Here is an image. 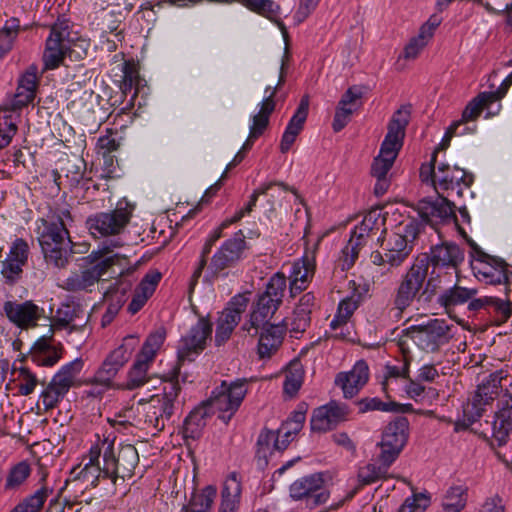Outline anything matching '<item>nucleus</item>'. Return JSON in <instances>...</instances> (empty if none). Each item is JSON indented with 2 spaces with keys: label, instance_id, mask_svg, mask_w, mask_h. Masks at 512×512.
<instances>
[{
  "label": "nucleus",
  "instance_id": "nucleus-46",
  "mask_svg": "<svg viewBox=\"0 0 512 512\" xmlns=\"http://www.w3.org/2000/svg\"><path fill=\"white\" fill-rule=\"evenodd\" d=\"M32 473L31 465L28 461L23 460L12 465L7 473L4 488L6 491L20 489L28 480Z\"/></svg>",
  "mask_w": 512,
  "mask_h": 512
},
{
  "label": "nucleus",
  "instance_id": "nucleus-33",
  "mask_svg": "<svg viewBox=\"0 0 512 512\" xmlns=\"http://www.w3.org/2000/svg\"><path fill=\"white\" fill-rule=\"evenodd\" d=\"M181 365L176 364L162 375V381L165 383L162 395H155L162 403L171 405V409L175 411L176 402L181 391L180 379L183 383L187 381L186 375H181Z\"/></svg>",
  "mask_w": 512,
  "mask_h": 512
},
{
  "label": "nucleus",
  "instance_id": "nucleus-38",
  "mask_svg": "<svg viewBox=\"0 0 512 512\" xmlns=\"http://www.w3.org/2000/svg\"><path fill=\"white\" fill-rule=\"evenodd\" d=\"M455 277L457 275L452 271L440 270L434 267H432L431 271L428 270V277L426 278L422 294L425 297V303L431 302L441 289L449 287Z\"/></svg>",
  "mask_w": 512,
  "mask_h": 512
},
{
  "label": "nucleus",
  "instance_id": "nucleus-30",
  "mask_svg": "<svg viewBox=\"0 0 512 512\" xmlns=\"http://www.w3.org/2000/svg\"><path fill=\"white\" fill-rule=\"evenodd\" d=\"M369 379V367L363 360L356 362L352 370L339 373L335 383L343 390L345 398L354 397Z\"/></svg>",
  "mask_w": 512,
  "mask_h": 512
},
{
  "label": "nucleus",
  "instance_id": "nucleus-5",
  "mask_svg": "<svg viewBox=\"0 0 512 512\" xmlns=\"http://www.w3.org/2000/svg\"><path fill=\"white\" fill-rule=\"evenodd\" d=\"M103 467H100L98 462V485L100 482H107L105 487L106 494H113L115 492V484L118 479L119 467H123L124 471L131 472L138 462V453L134 446L126 445L122 447L115 456L113 443L105 441L103 443Z\"/></svg>",
  "mask_w": 512,
  "mask_h": 512
},
{
  "label": "nucleus",
  "instance_id": "nucleus-31",
  "mask_svg": "<svg viewBox=\"0 0 512 512\" xmlns=\"http://www.w3.org/2000/svg\"><path fill=\"white\" fill-rule=\"evenodd\" d=\"M174 411L171 405L162 403L157 397H151L143 407L144 425L146 429H152L153 435L162 431L172 418Z\"/></svg>",
  "mask_w": 512,
  "mask_h": 512
},
{
  "label": "nucleus",
  "instance_id": "nucleus-29",
  "mask_svg": "<svg viewBox=\"0 0 512 512\" xmlns=\"http://www.w3.org/2000/svg\"><path fill=\"white\" fill-rule=\"evenodd\" d=\"M309 103V96L304 95L282 135L279 147L281 153L285 154L291 149L298 135L303 130L308 117Z\"/></svg>",
  "mask_w": 512,
  "mask_h": 512
},
{
  "label": "nucleus",
  "instance_id": "nucleus-59",
  "mask_svg": "<svg viewBox=\"0 0 512 512\" xmlns=\"http://www.w3.org/2000/svg\"><path fill=\"white\" fill-rule=\"evenodd\" d=\"M429 28L420 29L417 36L413 37L404 48V58L413 60L418 57L423 48L430 41L429 32H426Z\"/></svg>",
  "mask_w": 512,
  "mask_h": 512
},
{
  "label": "nucleus",
  "instance_id": "nucleus-26",
  "mask_svg": "<svg viewBox=\"0 0 512 512\" xmlns=\"http://www.w3.org/2000/svg\"><path fill=\"white\" fill-rule=\"evenodd\" d=\"M501 407L495 413L492 422L491 445L501 447L505 445L512 430V395L505 393L500 400Z\"/></svg>",
  "mask_w": 512,
  "mask_h": 512
},
{
  "label": "nucleus",
  "instance_id": "nucleus-32",
  "mask_svg": "<svg viewBox=\"0 0 512 512\" xmlns=\"http://www.w3.org/2000/svg\"><path fill=\"white\" fill-rule=\"evenodd\" d=\"M280 306L263 293H259L252 305L249 323L243 325V330L250 332L251 328L258 329L261 325L267 324Z\"/></svg>",
  "mask_w": 512,
  "mask_h": 512
},
{
  "label": "nucleus",
  "instance_id": "nucleus-23",
  "mask_svg": "<svg viewBox=\"0 0 512 512\" xmlns=\"http://www.w3.org/2000/svg\"><path fill=\"white\" fill-rule=\"evenodd\" d=\"M88 321L84 309L74 302L62 303L52 318L49 332L69 329L70 332L77 331L84 327Z\"/></svg>",
  "mask_w": 512,
  "mask_h": 512
},
{
  "label": "nucleus",
  "instance_id": "nucleus-36",
  "mask_svg": "<svg viewBox=\"0 0 512 512\" xmlns=\"http://www.w3.org/2000/svg\"><path fill=\"white\" fill-rule=\"evenodd\" d=\"M260 334L258 353L261 358L270 357L282 344L285 328L283 325L265 324Z\"/></svg>",
  "mask_w": 512,
  "mask_h": 512
},
{
  "label": "nucleus",
  "instance_id": "nucleus-45",
  "mask_svg": "<svg viewBox=\"0 0 512 512\" xmlns=\"http://www.w3.org/2000/svg\"><path fill=\"white\" fill-rule=\"evenodd\" d=\"M485 406L475 396L463 404V419L455 422L454 430L456 432L467 430L473 423L477 422L485 411Z\"/></svg>",
  "mask_w": 512,
  "mask_h": 512
},
{
  "label": "nucleus",
  "instance_id": "nucleus-64",
  "mask_svg": "<svg viewBox=\"0 0 512 512\" xmlns=\"http://www.w3.org/2000/svg\"><path fill=\"white\" fill-rule=\"evenodd\" d=\"M40 76L38 74V68L35 65H30L19 77L18 84L21 87H25L28 90H34L37 92L39 86Z\"/></svg>",
  "mask_w": 512,
  "mask_h": 512
},
{
  "label": "nucleus",
  "instance_id": "nucleus-51",
  "mask_svg": "<svg viewBox=\"0 0 512 512\" xmlns=\"http://www.w3.org/2000/svg\"><path fill=\"white\" fill-rule=\"evenodd\" d=\"M248 10L257 13L271 21L278 22L280 6L273 0H235Z\"/></svg>",
  "mask_w": 512,
  "mask_h": 512
},
{
  "label": "nucleus",
  "instance_id": "nucleus-15",
  "mask_svg": "<svg viewBox=\"0 0 512 512\" xmlns=\"http://www.w3.org/2000/svg\"><path fill=\"white\" fill-rule=\"evenodd\" d=\"M80 364L72 362L63 366L52 378L49 385L41 392L39 402L45 412L54 409L62 401L73 385Z\"/></svg>",
  "mask_w": 512,
  "mask_h": 512
},
{
  "label": "nucleus",
  "instance_id": "nucleus-9",
  "mask_svg": "<svg viewBox=\"0 0 512 512\" xmlns=\"http://www.w3.org/2000/svg\"><path fill=\"white\" fill-rule=\"evenodd\" d=\"M451 327L442 319H431L424 325H413L408 336L425 352H435L449 342Z\"/></svg>",
  "mask_w": 512,
  "mask_h": 512
},
{
  "label": "nucleus",
  "instance_id": "nucleus-53",
  "mask_svg": "<svg viewBox=\"0 0 512 512\" xmlns=\"http://www.w3.org/2000/svg\"><path fill=\"white\" fill-rule=\"evenodd\" d=\"M276 433L273 430L263 429L256 442V459L260 467L268 464V455L275 450Z\"/></svg>",
  "mask_w": 512,
  "mask_h": 512
},
{
  "label": "nucleus",
  "instance_id": "nucleus-40",
  "mask_svg": "<svg viewBox=\"0 0 512 512\" xmlns=\"http://www.w3.org/2000/svg\"><path fill=\"white\" fill-rule=\"evenodd\" d=\"M208 402L192 410L185 418L183 434L185 438L199 439L210 417Z\"/></svg>",
  "mask_w": 512,
  "mask_h": 512
},
{
  "label": "nucleus",
  "instance_id": "nucleus-48",
  "mask_svg": "<svg viewBox=\"0 0 512 512\" xmlns=\"http://www.w3.org/2000/svg\"><path fill=\"white\" fill-rule=\"evenodd\" d=\"M272 94L273 92L263 99L259 112L252 117V125L250 127L252 137H260L269 124V117L276 106L275 101H272Z\"/></svg>",
  "mask_w": 512,
  "mask_h": 512
},
{
  "label": "nucleus",
  "instance_id": "nucleus-47",
  "mask_svg": "<svg viewBox=\"0 0 512 512\" xmlns=\"http://www.w3.org/2000/svg\"><path fill=\"white\" fill-rule=\"evenodd\" d=\"M468 488L465 485L451 486L444 496L442 507L444 512H461L467 503Z\"/></svg>",
  "mask_w": 512,
  "mask_h": 512
},
{
  "label": "nucleus",
  "instance_id": "nucleus-60",
  "mask_svg": "<svg viewBox=\"0 0 512 512\" xmlns=\"http://www.w3.org/2000/svg\"><path fill=\"white\" fill-rule=\"evenodd\" d=\"M358 307V301L354 298H345L339 303L337 315L331 321V328L336 329L341 324H346L347 320L352 316Z\"/></svg>",
  "mask_w": 512,
  "mask_h": 512
},
{
  "label": "nucleus",
  "instance_id": "nucleus-11",
  "mask_svg": "<svg viewBox=\"0 0 512 512\" xmlns=\"http://www.w3.org/2000/svg\"><path fill=\"white\" fill-rule=\"evenodd\" d=\"M473 181V174L466 170L440 163L437 166L433 186L438 195L445 194L447 197H453L455 194L461 198L464 189H469Z\"/></svg>",
  "mask_w": 512,
  "mask_h": 512
},
{
  "label": "nucleus",
  "instance_id": "nucleus-25",
  "mask_svg": "<svg viewBox=\"0 0 512 512\" xmlns=\"http://www.w3.org/2000/svg\"><path fill=\"white\" fill-rule=\"evenodd\" d=\"M53 334L48 332L41 336L30 348L29 357L38 366H54L61 358L62 345L54 339Z\"/></svg>",
  "mask_w": 512,
  "mask_h": 512
},
{
  "label": "nucleus",
  "instance_id": "nucleus-44",
  "mask_svg": "<svg viewBox=\"0 0 512 512\" xmlns=\"http://www.w3.org/2000/svg\"><path fill=\"white\" fill-rule=\"evenodd\" d=\"M411 115V106L403 105L394 112L388 124V132L386 138L403 141L405 130L409 124Z\"/></svg>",
  "mask_w": 512,
  "mask_h": 512
},
{
  "label": "nucleus",
  "instance_id": "nucleus-18",
  "mask_svg": "<svg viewBox=\"0 0 512 512\" xmlns=\"http://www.w3.org/2000/svg\"><path fill=\"white\" fill-rule=\"evenodd\" d=\"M248 392V380L245 378L234 381H222L215 388L208 404L218 411H231L236 413Z\"/></svg>",
  "mask_w": 512,
  "mask_h": 512
},
{
  "label": "nucleus",
  "instance_id": "nucleus-27",
  "mask_svg": "<svg viewBox=\"0 0 512 512\" xmlns=\"http://www.w3.org/2000/svg\"><path fill=\"white\" fill-rule=\"evenodd\" d=\"M132 209L128 202L119 201L115 210L98 216V232L102 235L119 234L128 224Z\"/></svg>",
  "mask_w": 512,
  "mask_h": 512
},
{
  "label": "nucleus",
  "instance_id": "nucleus-58",
  "mask_svg": "<svg viewBox=\"0 0 512 512\" xmlns=\"http://www.w3.org/2000/svg\"><path fill=\"white\" fill-rule=\"evenodd\" d=\"M303 381V371L299 362L290 363L285 375L283 389L289 396H294L300 389Z\"/></svg>",
  "mask_w": 512,
  "mask_h": 512
},
{
  "label": "nucleus",
  "instance_id": "nucleus-20",
  "mask_svg": "<svg viewBox=\"0 0 512 512\" xmlns=\"http://www.w3.org/2000/svg\"><path fill=\"white\" fill-rule=\"evenodd\" d=\"M417 257H426V270L434 267L448 270L458 274V267L464 261V251L455 243L445 242L432 246L429 253H422Z\"/></svg>",
  "mask_w": 512,
  "mask_h": 512
},
{
  "label": "nucleus",
  "instance_id": "nucleus-34",
  "mask_svg": "<svg viewBox=\"0 0 512 512\" xmlns=\"http://www.w3.org/2000/svg\"><path fill=\"white\" fill-rule=\"evenodd\" d=\"M106 135H101L98 137V150H104L103 152V165L102 170L103 174H101V178L103 179H112L116 176L115 172V157L111 155V152L115 151L119 147L118 141V131L105 128Z\"/></svg>",
  "mask_w": 512,
  "mask_h": 512
},
{
  "label": "nucleus",
  "instance_id": "nucleus-62",
  "mask_svg": "<svg viewBox=\"0 0 512 512\" xmlns=\"http://www.w3.org/2000/svg\"><path fill=\"white\" fill-rule=\"evenodd\" d=\"M429 497L423 493L413 494L401 505L398 512H423L429 505Z\"/></svg>",
  "mask_w": 512,
  "mask_h": 512
},
{
  "label": "nucleus",
  "instance_id": "nucleus-19",
  "mask_svg": "<svg viewBox=\"0 0 512 512\" xmlns=\"http://www.w3.org/2000/svg\"><path fill=\"white\" fill-rule=\"evenodd\" d=\"M455 209L456 204L445 194L438 195L436 200L422 199L417 203L420 218L432 226L451 222L458 225Z\"/></svg>",
  "mask_w": 512,
  "mask_h": 512
},
{
  "label": "nucleus",
  "instance_id": "nucleus-2",
  "mask_svg": "<svg viewBox=\"0 0 512 512\" xmlns=\"http://www.w3.org/2000/svg\"><path fill=\"white\" fill-rule=\"evenodd\" d=\"M90 47V40L83 38L73 25L66 20H58L50 29L43 53L46 70L58 68L66 57L71 60L83 59Z\"/></svg>",
  "mask_w": 512,
  "mask_h": 512
},
{
  "label": "nucleus",
  "instance_id": "nucleus-63",
  "mask_svg": "<svg viewBox=\"0 0 512 512\" xmlns=\"http://www.w3.org/2000/svg\"><path fill=\"white\" fill-rule=\"evenodd\" d=\"M359 413H367L370 411H383V412H389L390 411V402H384L378 397H366L362 398L359 401L356 402Z\"/></svg>",
  "mask_w": 512,
  "mask_h": 512
},
{
  "label": "nucleus",
  "instance_id": "nucleus-41",
  "mask_svg": "<svg viewBox=\"0 0 512 512\" xmlns=\"http://www.w3.org/2000/svg\"><path fill=\"white\" fill-rule=\"evenodd\" d=\"M242 486L235 472L225 480L219 512H235L239 508Z\"/></svg>",
  "mask_w": 512,
  "mask_h": 512
},
{
  "label": "nucleus",
  "instance_id": "nucleus-6",
  "mask_svg": "<svg viewBox=\"0 0 512 512\" xmlns=\"http://www.w3.org/2000/svg\"><path fill=\"white\" fill-rule=\"evenodd\" d=\"M249 250L246 237L242 230L226 239L212 255L208 271L212 276H227L228 270L233 269L242 262Z\"/></svg>",
  "mask_w": 512,
  "mask_h": 512
},
{
  "label": "nucleus",
  "instance_id": "nucleus-3",
  "mask_svg": "<svg viewBox=\"0 0 512 512\" xmlns=\"http://www.w3.org/2000/svg\"><path fill=\"white\" fill-rule=\"evenodd\" d=\"M106 245H101L98 249V283L101 282V289H104L103 304L106 305V311L101 319V326H108L119 313L127 299V292L131 289V283L128 281L116 280L113 284L104 287L107 279L103 276L109 273V277L120 276L124 271L126 259L118 254L106 256L109 253Z\"/></svg>",
  "mask_w": 512,
  "mask_h": 512
},
{
  "label": "nucleus",
  "instance_id": "nucleus-13",
  "mask_svg": "<svg viewBox=\"0 0 512 512\" xmlns=\"http://www.w3.org/2000/svg\"><path fill=\"white\" fill-rule=\"evenodd\" d=\"M418 234V225L411 222L404 227L403 234L393 233L388 239L381 241V247L386 251V262L390 267H399L407 260Z\"/></svg>",
  "mask_w": 512,
  "mask_h": 512
},
{
  "label": "nucleus",
  "instance_id": "nucleus-52",
  "mask_svg": "<svg viewBox=\"0 0 512 512\" xmlns=\"http://www.w3.org/2000/svg\"><path fill=\"white\" fill-rule=\"evenodd\" d=\"M36 97L34 90H28L17 84L16 92L8 98L0 108L1 112H16L33 103Z\"/></svg>",
  "mask_w": 512,
  "mask_h": 512
},
{
  "label": "nucleus",
  "instance_id": "nucleus-50",
  "mask_svg": "<svg viewBox=\"0 0 512 512\" xmlns=\"http://www.w3.org/2000/svg\"><path fill=\"white\" fill-rule=\"evenodd\" d=\"M153 361L142 359L137 355L134 364L128 372L127 382L125 387L129 390L137 389L143 386L148 381V370Z\"/></svg>",
  "mask_w": 512,
  "mask_h": 512
},
{
  "label": "nucleus",
  "instance_id": "nucleus-21",
  "mask_svg": "<svg viewBox=\"0 0 512 512\" xmlns=\"http://www.w3.org/2000/svg\"><path fill=\"white\" fill-rule=\"evenodd\" d=\"M78 266L80 271L72 272L60 285L61 288L72 292L91 290L96 282V251L80 258Z\"/></svg>",
  "mask_w": 512,
  "mask_h": 512
},
{
  "label": "nucleus",
  "instance_id": "nucleus-39",
  "mask_svg": "<svg viewBox=\"0 0 512 512\" xmlns=\"http://www.w3.org/2000/svg\"><path fill=\"white\" fill-rule=\"evenodd\" d=\"M47 472H43L39 480L41 487L33 494L25 497L10 512H39L53 489L46 485Z\"/></svg>",
  "mask_w": 512,
  "mask_h": 512
},
{
  "label": "nucleus",
  "instance_id": "nucleus-43",
  "mask_svg": "<svg viewBox=\"0 0 512 512\" xmlns=\"http://www.w3.org/2000/svg\"><path fill=\"white\" fill-rule=\"evenodd\" d=\"M216 495V487L208 485L200 493L194 492L189 502L182 507L181 512H211Z\"/></svg>",
  "mask_w": 512,
  "mask_h": 512
},
{
  "label": "nucleus",
  "instance_id": "nucleus-54",
  "mask_svg": "<svg viewBox=\"0 0 512 512\" xmlns=\"http://www.w3.org/2000/svg\"><path fill=\"white\" fill-rule=\"evenodd\" d=\"M0 115V149L10 145L17 134L20 116L13 112H2Z\"/></svg>",
  "mask_w": 512,
  "mask_h": 512
},
{
  "label": "nucleus",
  "instance_id": "nucleus-16",
  "mask_svg": "<svg viewBox=\"0 0 512 512\" xmlns=\"http://www.w3.org/2000/svg\"><path fill=\"white\" fill-rule=\"evenodd\" d=\"M249 299L244 294L232 297L227 306L219 313L216 320L215 345L222 346L231 337L245 312Z\"/></svg>",
  "mask_w": 512,
  "mask_h": 512
},
{
  "label": "nucleus",
  "instance_id": "nucleus-22",
  "mask_svg": "<svg viewBox=\"0 0 512 512\" xmlns=\"http://www.w3.org/2000/svg\"><path fill=\"white\" fill-rule=\"evenodd\" d=\"M3 311L11 323L22 329L35 327L44 313V309L32 301H6Z\"/></svg>",
  "mask_w": 512,
  "mask_h": 512
},
{
  "label": "nucleus",
  "instance_id": "nucleus-35",
  "mask_svg": "<svg viewBox=\"0 0 512 512\" xmlns=\"http://www.w3.org/2000/svg\"><path fill=\"white\" fill-rule=\"evenodd\" d=\"M380 464L376 465L373 463L366 464L363 467H360L358 470V482L359 486L354 490L349 492L344 500H342L339 504L332 506V509L339 508L345 501L351 500L354 495L357 493L358 489L365 485H370L378 480L385 479L388 474V469L392 464H386L384 461H379Z\"/></svg>",
  "mask_w": 512,
  "mask_h": 512
},
{
  "label": "nucleus",
  "instance_id": "nucleus-8",
  "mask_svg": "<svg viewBox=\"0 0 512 512\" xmlns=\"http://www.w3.org/2000/svg\"><path fill=\"white\" fill-rule=\"evenodd\" d=\"M409 437V420L404 416H398L383 430L380 447L379 461L393 464L405 447Z\"/></svg>",
  "mask_w": 512,
  "mask_h": 512
},
{
  "label": "nucleus",
  "instance_id": "nucleus-42",
  "mask_svg": "<svg viewBox=\"0 0 512 512\" xmlns=\"http://www.w3.org/2000/svg\"><path fill=\"white\" fill-rule=\"evenodd\" d=\"M505 378L506 375L502 370L491 373L478 385L474 396L484 405H490L499 395L502 388L501 382Z\"/></svg>",
  "mask_w": 512,
  "mask_h": 512
},
{
  "label": "nucleus",
  "instance_id": "nucleus-12",
  "mask_svg": "<svg viewBox=\"0 0 512 512\" xmlns=\"http://www.w3.org/2000/svg\"><path fill=\"white\" fill-rule=\"evenodd\" d=\"M502 97V91H484L470 100L462 112L461 119L454 121L446 130L441 145L448 146L451 138L456 134V131L463 124L475 121L484 109L488 110L489 115L497 114L500 109V104H497V109L495 111H491V107L494 103L499 102Z\"/></svg>",
  "mask_w": 512,
  "mask_h": 512
},
{
  "label": "nucleus",
  "instance_id": "nucleus-4",
  "mask_svg": "<svg viewBox=\"0 0 512 512\" xmlns=\"http://www.w3.org/2000/svg\"><path fill=\"white\" fill-rule=\"evenodd\" d=\"M426 263V257H416L411 266L401 276L392 301V310L396 311V316H401L414 301L425 303V297L422 294L428 277Z\"/></svg>",
  "mask_w": 512,
  "mask_h": 512
},
{
  "label": "nucleus",
  "instance_id": "nucleus-57",
  "mask_svg": "<svg viewBox=\"0 0 512 512\" xmlns=\"http://www.w3.org/2000/svg\"><path fill=\"white\" fill-rule=\"evenodd\" d=\"M314 272V260L304 257L292 265L290 279L308 285L314 275Z\"/></svg>",
  "mask_w": 512,
  "mask_h": 512
},
{
  "label": "nucleus",
  "instance_id": "nucleus-10",
  "mask_svg": "<svg viewBox=\"0 0 512 512\" xmlns=\"http://www.w3.org/2000/svg\"><path fill=\"white\" fill-rule=\"evenodd\" d=\"M324 476V473L317 472L296 479L289 486V496L294 501H305L309 507L326 503L330 492L325 487Z\"/></svg>",
  "mask_w": 512,
  "mask_h": 512
},
{
  "label": "nucleus",
  "instance_id": "nucleus-49",
  "mask_svg": "<svg viewBox=\"0 0 512 512\" xmlns=\"http://www.w3.org/2000/svg\"><path fill=\"white\" fill-rule=\"evenodd\" d=\"M12 381L18 387V392L22 396L32 394L38 384V378L29 368L16 365L12 368Z\"/></svg>",
  "mask_w": 512,
  "mask_h": 512
},
{
  "label": "nucleus",
  "instance_id": "nucleus-61",
  "mask_svg": "<svg viewBox=\"0 0 512 512\" xmlns=\"http://www.w3.org/2000/svg\"><path fill=\"white\" fill-rule=\"evenodd\" d=\"M357 245V243L348 241L342 248L337 260V265L342 271L349 270L355 264L361 250Z\"/></svg>",
  "mask_w": 512,
  "mask_h": 512
},
{
  "label": "nucleus",
  "instance_id": "nucleus-37",
  "mask_svg": "<svg viewBox=\"0 0 512 512\" xmlns=\"http://www.w3.org/2000/svg\"><path fill=\"white\" fill-rule=\"evenodd\" d=\"M476 293L477 291L475 289H468L454 283L452 287H447L439 294L437 303L451 316L456 306L468 302Z\"/></svg>",
  "mask_w": 512,
  "mask_h": 512
},
{
  "label": "nucleus",
  "instance_id": "nucleus-17",
  "mask_svg": "<svg viewBox=\"0 0 512 512\" xmlns=\"http://www.w3.org/2000/svg\"><path fill=\"white\" fill-rule=\"evenodd\" d=\"M137 345L138 338L134 335H128L117 348L107 355L101 368L98 369V386H112L113 378L129 361Z\"/></svg>",
  "mask_w": 512,
  "mask_h": 512
},
{
  "label": "nucleus",
  "instance_id": "nucleus-55",
  "mask_svg": "<svg viewBox=\"0 0 512 512\" xmlns=\"http://www.w3.org/2000/svg\"><path fill=\"white\" fill-rule=\"evenodd\" d=\"M165 338V329L163 327L158 328L156 331L149 334L137 355L141 356L142 359L154 361L158 350L165 341Z\"/></svg>",
  "mask_w": 512,
  "mask_h": 512
},
{
  "label": "nucleus",
  "instance_id": "nucleus-7",
  "mask_svg": "<svg viewBox=\"0 0 512 512\" xmlns=\"http://www.w3.org/2000/svg\"><path fill=\"white\" fill-rule=\"evenodd\" d=\"M475 253V263L472 269L476 277L486 284H504L506 294L510 291L509 284L512 282V271L508 269V263L496 256L485 253L477 244L471 243Z\"/></svg>",
  "mask_w": 512,
  "mask_h": 512
},
{
  "label": "nucleus",
  "instance_id": "nucleus-56",
  "mask_svg": "<svg viewBox=\"0 0 512 512\" xmlns=\"http://www.w3.org/2000/svg\"><path fill=\"white\" fill-rule=\"evenodd\" d=\"M286 288V276L282 272H277L269 279L262 293L281 305Z\"/></svg>",
  "mask_w": 512,
  "mask_h": 512
},
{
  "label": "nucleus",
  "instance_id": "nucleus-1",
  "mask_svg": "<svg viewBox=\"0 0 512 512\" xmlns=\"http://www.w3.org/2000/svg\"><path fill=\"white\" fill-rule=\"evenodd\" d=\"M73 221L67 207L55 205L36 221L35 233L45 260L64 268L73 253L68 226Z\"/></svg>",
  "mask_w": 512,
  "mask_h": 512
},
{
  "label": "nucleus",
  "instance_id": "nucleus-14",
  "mask_svg": "<svg viewBox=\"0 0 512 512\" xmlns=\"http://www.w3.org/2000/svg\"><path fill=\"white\" fill-rule=\"evenodd\" d=\"M212 334V323L199 318L186 335L182 336L177 347V362L193 361L205 348Z\"/></svg>",
  "mask_w": 512,
  "mask_h": 512
},
{
  "label": "nucleus",
  "instance_id": "nucleus-28",
  "mask_svg": "<svg viewBox=\"0 0 512 512\" xmlns=\"http://www.w3.org/2000/svg\"><path fill=\"white\" fill-rule=\"evenodd\" d=\"M362 91L356 86L349 87L336 107L332 128L340 132L350 122L352 114L361 106Z\"/></svg>",
  "mask_w": 512,
  "mask_h": 512
},
{
  "label": "nucleus",
  "instance_id": "nucleus-24",
  "mask_svg": "<svg viewBox=\"0 0 512 512\" xmlns=\"http://www.w3.org/2000/svg\"><path fill=\"white\" fill-rule=\"evenodd\" d=\"M347 415L348 408L346 405L330 402L313 411L310 420L311 429L316 432H326L335 428L340 422L345 421Z\"/></svg>",
  "mask_w": 512,
  "mask_h": 512
}]
</instances>
